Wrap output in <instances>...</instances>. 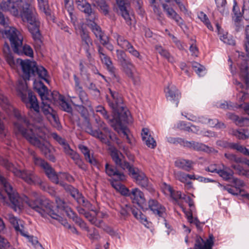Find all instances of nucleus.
Masks as SVG:
<instances>
[{
    "label": "nucleus",
    "mask_w": 249,
    "mask_h": 249,
    "mask_svg": "<svg viewBox=\"0 0 249 249\" xmlns=\"http://www.w3.org/2000/svg\"><path fill=\"white\" fill-rule=\"evenodd\" d=\"M194 249H202V238L200 236H197Z\"/></svg>",
    "instance_id": "774afa93"
},
{
    "label": "nucleus",
    "mask_w": 249,
    "mask_h": 249,
    "mask_svg": "<svg viewBox=\"0 0 249 249\" xmlns=\"http://www.w3.org/2000/svg\"><path fill=\"white\" fill-rule=\"evenodd\" d=\"M229 117L231 120L236 122L237 124L240 125H242L245 120H247L246 118L243 117L240 118L238 116L232 113L229 114Z\"/></svg>",
    "instance_id": "4d7b16f0"
},
{
    "label": "nucleus",
    "mask_w": 249,
    "mask_h": 249,
    "mask_svg": "<svg viewBox=\"0 0 249 249\" xmlns=\"http://www.w3.org/2000/svg\"><path fill=\"white\" fill-rule=\"evenodd\" d=\"M232 19L234 21L235 31L238 32L242 30L244 28L242 17H232Z\"/></svg>",
    "instance_id": "49530a36"
},
{
    "label": "nucleus",
    "mask_w": 249,
    "mask_h": 249,
    "mask_svg": "<svg viewBox=\"0 0 249 249\" xmlns=\"http://www.w3.org/2000/svg\"><path fill=\"white\" fill-rule=\"evenodd\" d=\"M3 36L8 38L14 52L18 55L24 54L33 57L34 52L31 47L25 44L22 46L23 37L15 28L7 27L2 32Z\"/></svg>",
    "instance_id": "0eeeda50"
},
{
    "label": "nucleus",
    "mask_w": 249,
    "mask_h": 249,
    "mask_svg": "<svg viewBox=\"0 0 249 249\" xmlns=\"http://www.w3.org/2000/svg\"><path fill=\"white\" fill-rule=\"evenodd\" d=\"M135 212L137 213V215L136 216L134 217L137 219H139L141 222L143 224L145 225L146 223H147V221L146 216L142 213L137 208H136Z\"/></svg>",
    "instance_id": "13d9d810"
},
{
    "label": "nucleus",
    "mask_w": 249,
    "mask_h": 249,
    "mask_svg": "<svg viewBox=\"0 0 249 249\" xmlns=\"http://www.w3.org/2000/svg\"><path fill=\"white\" fill-rule=\"evenodd\" d=\"M184 147L200 151L202 150V143L194 141H188L185 140Z\"/></svg>",
    "instance_id": "c756f323"
},
{
    "label": "nucleus",
    "mask_w": 249,
    "mask_h": 249,
    "mask_svg": "<svg viewBox=\"0 0 249 249\" xmlns=\"http://www.w3.org/2000/svg\"><path fill=\"white\" fill-rule=\"evenodd\" d=\"M168 190L170 193L171 196L175 200L178 201L179 199H183V196H182L181 192L175 191L170 186L168 187Z\"/></svg>",
    "instance_id": "09e8293b"
},
{
    "label": "nucleus",
    "mask_w": 249,
    "mask_h": 249,
    "mask_svg": "<svg viewBox=\"0 0 249 249\" xmlns=\"http://www.w3.org/2000/svg\"><path fill=\"white\" fill-rule=\"evenodd\" d=\"M194 175H190L181 172H178L176 174V178L183 183H186L188 180L194 178Z\"/></svg>",
    "instance_id": "58836bf2"
},
{
    "label": "nucleus",
    "mask_w": 249,
    "mask_h": 249,
    "mask_svg": "<svg viewBox=\"0 0 249 249\" xmlns=\"http://www.w3.org/2000/svg\"><path fill=\"white\" fill-rule=\"evenodd\" d=\"M193 162L189 160L179 159L175 161L176 166L181 168L187 171H189L192 169Z\"/></svg>",
    "instance_id": "cd10ccee"
},
{
    "label": "nucleus",
    "mask_w": 249,
    "mask_h": 249,
    "mask_svg": "<svg viewBox=\"0 0 249 249\" xmlns=\"http://www.w3.org/2000/svg\"><path fill=\"white\" fill-rule=\"evenodd\" d=\"M178 205L180 206L181 208L182 209V211L184 212V213H185L188 219L189 220V221L191 223H194L197 228L198 229L201 230V223L198 220L197 218H194L192 215V213L191 212H187L185 211V208L183 206V205L181 204H178Z\"/></svg>",
    "instance_id": "7c9ffc66"
},
{
    "label": "nucleus",
    "mask_w": 249,
    "mask_h": 249,
    "mask_svg": "<svg viewBox=\"0 0 249 249\" xmlns=\"http://www.w3.org/2000/svg\"><path fill=\"white\" fill-rule=\"evenodd\" d=\"M79 88L80 89H75V90L78 94V96L81 101V104H84L86 107H87L89 109H91L92 107L91 103L89 99L88 94L83 89L82 87H80Z\"/></svg>",
    "instance_id": "393cba45"
},
{
    "label": "nucleus",
    "mask_w": 249,
    "mask_h": 249,
    "mask_svg": "<svg viewBox=\"0 0 249 249\" xmlns=\"http://www.w3.org/2000/svg\"><path fill=\"white\" fill-rule=\"evenodd\" d=\"M102 62L104 63L106 66L107 69L108 70V71L112 74L114 77H115L116 78H118V77L115 75V68L113 66L112 61L110 58L109 57H108L107 55H106L104 56H102L100 57Z\"/></svg>",
    "instance_id": "c85d7f7f"
},
{
    "label": "nucleus",
    "mask_w": 249,
    "mask_h": 249,
    "mask_svg": "<svg viewBox=\"0 0 249 249\" xmlns=\"http://www.w3.org/2000/svg\"><path fill=\"white\" fill-rule=\"evenodd\" d=\"M111 156L117 166H120L124 170H127L129 175L138 185L150 192L154 191V189L149 183L145 174L129 162L123 160V158L124 157L121 153H119L117 150H113L111 152Z\"/></svg>",
    "instance_id": "20e7f679"
},
{
    "label": "nucleus",
    "mask_w": 249,
    "mask_h": 249,
    "mask_svg": "<svg viewBox=\"0 0 249 249\" xmlns=\"http://www.w3.org/2000/svg\"><path fill=\"white\" fill-rule=\"evenodd\" d=\"M192 67L193 70L200 76V73L202 71V66L200 64L196 62H193L192 63Z\"/></svg>",
    "instance_id": "052dcab7"
},
{
    "label": "nucleus",
    "mask_w": 249,
    "mask_h": 249,
    "mask_svg": "<svg viewBox=\"0 0 249 249\" xmlns=\"http://www.w3.org/2000/svg\"><path fill=\"white\" fill-rule=\"evenodd\" d=\"M111 126L113 127L114 129L117 131L119 134H123L124 136L126 137L127 140V142L131 143L130 139L127 134V129L123 124H120V125H117V124H111Z\"/></svg>",
    "instance_id": "f704fd0d"
},
{
    "label": "nucleus",
    "mask_w": 249,
    "mask_h": 249,
    "mask_svg": "<svg viewBox=\"0 0 249 249\" xmlns=\"http://www.w3.org/2000/svg\"><path fill=\"white\" fill-rule=\"evenodd\" d=\"M223 189L227 191L229 193L234 196H237L240 193V191L237 189L232 188L230 185L224 186Z\"/></svg>",
    "instance_id": "e2e57ef3"
},
{
    "label": "nucleus",
    "mask_w": 249,
    "mask_h": 249,
    "mask_svg": "<svg viewBox=\"0 0 249 249\" xmlns=\"http://www.w3.org/2000/svg\"><path fill=\"white\" fill-rule=\"evenodd\" d=\"M130 198L133 203L137 204L141 209H146V201L144 194L138 188L131 189V195Z\"/></svg>",
    "instance_id": "f3484780"
},
{
    "label": "nucleus",
    "mask_w": 249,
    "mask_h": 249,
    "mask_svg": "<svg viewBox=\"0 0 249 249\" xmlns=\"http://www.w3.org/2000/svg\"><path fill=\"white\" fill-rule=\"evenodd\" d=\"M5 166L7 170L12 171L15 176L20 177L27 183L29 184L37 183L45 189V187L42 186L43 182L41 179L32 171L18 170L15 168L13 164L8 161L5 162Z\"/></svg>",
    "instance_id": "9d476101"
},
{
    "label": "nucleus",
    "mask_w": 249,
    "mask_h": 249,
    "mask_svg": "<svg viewBox=\"0 0 249 249\" xmlns=\"http://www.w3.org/2000/svg\"><path fill=\"white\" fill-rule=\"evenodd\" d=\"M148 133V129L146 128H142V140L148 147L154 148L156 146V142Z\"/></svg>",
    "instance_id": "4be33fe9"
},
{
    "label": "nucleus",
    "mask_w": 249,
    "mask_h": 249,
    "mask_svg": "<svg viewBox=\"0 0 249 249\" xmlns=\"http://www.w3.org/2000/svg\"><path fill=\"white\" fill-rule=\"evenodd\" d=\"M46 176L50 181L56 184H58L61 180H59V176L55 171L54 169L49 164L44 170Z\"/></svg>",
    "instance_id": "5701e85b"
},
{
    "label": "nucleus",
    "mask_w": 249,
    "mask_h": 249,
    "mask_svg": "<svg viewBox=\"0 0 249 249\" xmlns=\"http://www.w3.org/2000/svg\"><path fill=\"white\" fill-rule=\"evenodd\" d=\"M167 98L175 103L176 107L178 106L179 103V99L180 98V93L179 90L174 86H168L166 89Z\"/></svg>",
    "instance_id": "412c9836"
},
{
    "label": "nucleus",
    "mask_w": 249,
    "mask_h": 249,
    "mask_svg": "<svg viewBox=\"0 0 249 249\" xmlns=\"http://www.w3.org/2000/svg\"><path fill=\"white\" fill-rule=\"evenodd\" d=\"M117 61L121 66L123 71L132 80H134L132 69L134 67L131 59L126 55L123 50L116 51Z\"/></svg>",
    "instance_id": "9b49d317"
},
{
    "label": "nucleus",
    "mask_w": 249,
    "mask_h": 249,
    "mask_svg": "<svg viewBox=\"0 0 249 249\" xmlns=\"http://www.w3.org/2000/svg\"><path fill=\"white\" fill-rule=\"evenodd\" d=\"M79 10L86 14L87 20H92L97 17L96 14L91 8V5L86 0H74Z\"/></svg>",
    "instance_id": "dca6fc26"
},
{
    "label": "nucleus",
    "mask_w": 249,
    "mask_h": 249,
    "mask_svg": "<svg viewBox=\"0 0 249 249\" xmlns=\"http://www.w3.org/2000/svg\"><path fill=\"white\" fill-rule=\"evenodd\" d=\"M136 208L130 204H125L120 206L119 211V216L121 219L126 220L131 215V213L136 216L137 213L135 212Z\"/></svg>",
    "instance_id": "aec40b11"
},
{
    "label": "nucleus",
    "mask_w": 249,
    "mask_h": 249,
    "mask_svg": "<svg viewBox=\"0 0 249 249\" xmlns=\"http://www.w3.org/2000/svg\"><path fill=\"white\" fill-rule=\"evenodd\" d=\"M108 90L111 98L107 95L106 100L112 109L113 116L111 120H114V124L120 125L123 124V123L128 124L131 122L130 112L124 107L122 95L110 89Z\"/></svg>",
    "instance_id": "39448f33"
},
{
    "label": "nucleus",
    "mask_w": 249,
    "mask_h": 249,
    "mask_svg": "<svg viewBox=\"0 0 249 249\" xmlns=\"http://www.w3.org/2000/svg\"><path fill=\"white\" fill-rule=\"evenodd\" d=\"M214 21V17L213 14L207 16L203 14V24L207 27L210 31H213V28L212 25V22Z\"/></svg>",
    "instance_id": "c9c22d12"
},
{
    "label": "nucleus",
    "mask_w": 249,
    "mask_h": 249,
    "mask_svg": "<svg viewBox=\"0 0 249 249\" xmlns=\"http://www.w3.org/2000/svg\"><path fill=\"white\" fill-rule=\"evenodd\" d=\"M79 148L81 152L84 155L85 160L89 159L90 156L89 150L88 147L83 145H79Z\"/></svg>",
    "instance_id": "69168bd1"
},
{
    "label": "nucleus",
    "mask_w": 249,
    "mask_h": 249,
    "mask_svg": "<svg viewBox=\"0 0 249 249\" xmlns=\"http://www.w3.org/2000/svg\"><path fill=\"white\" fill-rule=\"evenodd\" d=\"M53 137L55 140L60 144L63 146L64 152H66L67 150L69 149L70 147L69 144L66 142V141L58 135L56 133H53Z\"/></svg>",
    "instance_id": "a19ab883"
},
{
    "label": "nucleus",
    "mask_w": 249,
    "mask_h": 249,
    "mask_svg": "<svg viewBox=\"0 0 249 249\" xmlns=\"http://www.w3.org/2000/svg\"><path fill=\"white\" fill-rule=\"evenodd\" d=\"M71 102L73 106L77 107V110L81 114V116L85 119L87 118L88 115V109L87 107H88L82 104L81 105L76 104L74 100H71Z\"/></svg>",
    "instance_id": "4c0bfd02"
},
{
    "label": "nucleus",
    "mask_w": 249,
    "mask_h": 249,
    "mask_svg": "<svg viewBox=\"0 0 249 249\" xmlns=\"http://www.w3.org/2000/svg\"><path fill=\"white\" fill-rule=\"evenodd\" d=\"M142 209L143 211L150 210L154 214L162 218H164L166 214L165 208L154 199H150L148 204H146V209Z\"/></svg>",
    "instance_id": "2eb2a0df"
},
{
    "label": "nucleus",
    "mask_w": 249,
    "mask_h": 249,
    "mask_svg": "<svg viewBox=\"0 0 249 249\" xmlns=\"http://www.w3.org/2000/svg\"><path fill=\"white\" fill-rule=\"evenodd\" d=\"M231 167L234 169L239 175L247 176L248 171L245 170L242 166L239 164H232Z\"/></svg>",
    "instance_id": "5fc2aeb1"
},
{
    "label": "nucleus",
    "mask_w": 249,
    "mask_h": 249,
    "mask_svg": "<svg viewBox=\"0 0 249 249\" xmlns=\"http://www.w3.org/2000/svg\"><path fill=\"white\" fill-rule=\"evenodd\" d=\"M81 47L85 50L86 56L89 59L91 58L92 54L95 52L92 39L89 33L82 29L80 32Z\"/></svg>",
    "instance_id": "ddd939ff"
},
{
    "label": "nucleus",
    "mask_w": 249,
    "mask_h": 249,
    "mask_svg": "<svg viewBox=\"0 0 249 249\" xmlns=\"http://www.w3.org/2000/svg\"><path fill=\"white\" fill-rule=\"evenodd\" d=\"M40 9L46 16L51 15V10L49 8L47 1L46 0H37Z\"/></svg>",
    "instance_id": "37998d69"
},
{
    "label": "nucleus",
    "mask_w": 249,
    "mask_h": 249,
    "mask_svg": "<svg viewBox=\"0 0 249 249\" xmlns=\"http://www.w3.org/2000/svg\"><path fill=\"white\" fill-rule=\"evenodd\" d=\"M67 154L70 156L71 158L73 160L74 162L79 160L80 158L79 155L76 153V152L72 150L71 147L69 148V149L67 150L66 152H65Z\"/></svg>",
    "instance_id": "6e6d98bb"
},
{
    "label": "nucleus",
    "mask_w": 249,
    "mask_h": 249,
    "mask_svg": "<svg viewBox=\"0 0 249 249\" xmlns=\"http://www.w3.org/2000/svg\"><path fill=\"white\" fill-rule=\"evenodd\" d=\"M170 3H162V7L164 12L166 13L168 17L174 19L177 24L181 27L183 24V20L179 16L176 12V11L172 7V4Z\"/></svg>",
    "instance_id": "6ab92c4d"
},
{
    "label": "nucleus",
    "mask_w": 249,
    "mask_h": 249,
    "mask_svg": "<svg viewBox=\"0 0 249 249\" xmlns=\"http://www.w3.org/2000/svg\"><path fill=\"white\" fill-rule=\"evenodd\" d=\"M226 158L231 161H234L236 163L243 162L242 160L240 157H237L235 155L231 153H225L224 154Z\"/></svg>",
    "instance_id": "864d4df0"
},
{
    "label": "nucleus",
    "mask_w": 249,
    "mask_h": 249,
    "mask_svg": "<svg viewBox=\"0 0 249 249\" xmlns=\"http://www.w3.org/2000/svg\"><path fill=\"white\" fill-rule=\"evenodd\" d=\"M217 174L224 180L228 181L232 178L234 173L230 168L223 165V169L218 170Z\"/></svg>",
    "instance_id": "a878e982"
},
{
    "label": "nucleus",
    "mask_w": 249,
    "mask_h": 249,
    "mask_svg": "<svg viewBox=\"0 0 249 249\" xmlns=\"http://www.w3.org/2000/svg\"><path fill=\"white\" fill-rule=\"evenodd\" d=\"M115 163H116L115 162ZM115 165L116 167L110 165L108 163H107L105 165V171L109 177L113 176L114 177L111 182L112 186L114 187H115L114 182L117 183L119 181H123L126 179V176L124 173L119 171L118 168H122L120 166H117L116 164Z\"/></svg>",
    "instance_id": "4468645a"
},
{
    "label": "nucleus",
    "mask_w": 249,
    "mask_h": 249,
    "mask_svg": "<svg viewBox=\"0 0 249 249\" xmlns=\"http://www.w3.org/2000/svg\"><path fill=\"white\" fill-rule=\"evenodd\" d=\"M249 96L248 93L242 91L240 92L237 95V98L240 103L244 102L249 98Z\"/></svg>",
    "instance_id": "338daca9"
},
{
    "label": "nucleus",
    "mask_w": 249,
    "mask_h": 249,
    "mask_svg": "<svg viewBox=\"0 0 249 249\" xmlns=\"http://www.w3.org/2000/svg\"><path fill=\"white\" fill-rule=\"evenodd\" d=\"M131 0H116L119 8V13L125 20L128 25H131L134 14L130 7Z\"/></svg>",
    "instance_id": "f8f14e48"
},
{
    "label": "nucleus",
    "mask_w": 249,
    "mask_h": 249,
    "mask_svg": "<svg viewBox=\"0 0 249 249\" xmlns=\"http://www.w3.org/2000/svg\"><path fill=\"white\" fill-rule=\"evenodd\" d=\"M216 27V30L218 34L220 35V39L225 43L230 45H234L235 44V41L230 36H228L227 34H224L223 33V30L218 22L214 23Z\"/></svg>",
    "instance_id": "b1692460"
},
{
    "label": "nucleus",
    "mask_w": 249,
    "mask_h": 249,
    "mask_svg": "<svg viewBox=\"0 0 249 249\" xmlns=\"http://www.w3.org/2000/svg\"><path fill=\"white\" fill-rule=\"evenodd\" d=\"M159 53L166 58L169 62L173 63L174 61L173 57L171 55L168 51L164 50L160 47L158 50Z\"/></svg>",
    "instance_id": "3c124183"
},
{
    "label": "nucleus",
    "mask_w": 249,
    "mask_h": 249,
    "mask_svg": "<svg viewBox=\"0 0 249 249\" xmlns=\"http://www.w3.org/2000/svg\"><path fill=\"white\" fill-rule=\"evenodd\" d=\"M111 126L113 127L114 129L117 131L119 134H123L124 136L126 137L127 140V142L131 143L130 139L127 134V129L123 124H120V125H117V124H111Z\"/></svg>",
    "instance_id": "72a5a7b5"
},
{
    "label": "nucleus",
    "mask_w": 249,
    "mask_h": 249,
    "mask_svg": "<svg viewBox=\"0 0 249 249\" xmlns=\"http://www.w3.org/2000/svg\"><path fill=\"white\" fill-rule=\"evenodd\" d=\"M10 201L12 205V207L15 211L17 209H20L21 206V201L17 195L14 193L8 195Z\"/></svg>",
    "instance_id": "473e14b6"
},
{
    "label": "nucleus",
    "mask_w": 249,
    "mask_h": 249,
    "mask_svg": "<svg viewBox=\"0 0 249 249\" xmlns=\"http://www.w3.org/2000/svg\"><path fill=\"white\" fill-rule=\"evenodd\" d=\"M70 218L73 219L74 221L76 223H77L78 225H79L82 228L86 227V224L82 220L81 218L79 217L77 214L74 213L72 211H71L70 213L67 215Z\"/></svg>",
    "instance_id": "ea45409f"
},
{
    "label": "nucleus",
    "mask_w": 249,
    "mask_h": 249,
    "mask_svg": "<svg viewBox=\"0 0 249 249\" xmlns=\"http://www.w3.org/2000/svg\"><path fill=\"white\" fill-rule=\"evenodd\" d=\"M98 124V129L93 130L91 124L88 122L86 131L92 136L96 137L107 145H111L110 141H115L117 140L116 135L108 128L106 124L100 120L96 119Z\"/></svg>",
    "instance_id": "6e6552de"
},
{
    "label": "nucleus",
    "mask_w": 249,
    "mask_h": 249,
    "mask_svg": "<svg viewBox=\"0 0 249 249\" xmlns=\"http://www.w3.org/2000/svg\"><path fill=\"white\" fill-rule=\"evenodd\" d=\"M59 100L60 101V106L62 110L68 113H72V109L71 105L65 101L63 97H60Z\"/></svg>",
    "instance_id": "c03bdc74"
},
{
    "label": "nucleus",
    "mask_w": 249,
    "mask_h": 249,
    "mask_svg": "<svg viewBox=\"0 0 249 249\" xmlns=\"http://www.w3.org/2000/svg\"><path fill=\"white\" fill-rule=\"evenodd\" d=\"M0 184L4 189L8 196L14 193L11 185L9 183L7 179L0 174Z\"/></svg>",
    "instance_id": "2f4dec72"
},
{
    "label": "nucleus",
    "mask_w": 249,
    "mask_h": 249,
    "mask_svg": "<svg viewBox=\"0 0 249 249\" xmlns=\"http://www.w3.org/2000/svg\"><path fill=\"white\" fill-rule=\"evenodd\" d=\"M0 104L4 107H7L9 104L7 98L4 96L1 90H0Z\"/></svg>",
    "instance_id": "0e129e2a"
},
{
    "label": "nucleus",
    "mask_w": 249,
    "mask_h": 249,
    "mask_svg": "<svg viewBox=\"0 0 249 249\" xmlns=\"http://www.w3.org/2000/svg\"><path fill=\"white\" fill-rule=\"evenodd\" d=\"M1 7L15 16L19 15L23 21L28 23V31L35 42V49L39 50L43 44V37L40 31V22L35 7L22 0H3Z\"/></svg>",
    "instance_id": "f03ea898"
},
{
    "label": "nucleus",
    "mask_w": 249,
    "mask_h": 249,
    "mask_svg": "<svg viewBox=\"0 0 249 249\" xmlns=\"http://www.w3.org/2000/svg\"><path fill=\"white\" fill-rule=\"evenodd\" d=\"M167 142L170 143L178 144L184 147L185 140L179 137L174 138L169 137L167 138Z\"/></svg>",
    "instance_id": "de8ad7c7"
},
{
    "label": "nucleus",
    "mask_w": 249,
    "mask_h": 249,
    "mask_svg": "<svg viewBox=\"0 0 249 249\" xmlns=\"http://www.w3.org/2000/svg\"><path fill=\"white\" fill-rule=\"evenodd\" d=\"M216 106L218 108L224 109H230L232 107L231 102H228L225 101L223 102L217 103Z\"/></svg>",
    "instance_id": "bf43d9fd"
},
{
    "label": "nucleus",
    "mask_w": 249,
    "mask_h": 249,
    "mask_svg": "<svg viewBox=\"0 0 249 249\" xmlns=\"http://www.w3.org/2000/svg\"><path fill=\"white\" fill-rule=\"evenodd\" d=\"M59 174L61 176H59V180L62 179H65L69 182H72L74 181V178L72 176L67 173H61Z\"/></svg>",
    "instance_id": "680f3d73"
},
{
    "label": "nucleus",
    "mask_w": 249,
    "mask_h": 249,
    "mask_svg": "<svg viewBox=\"0 0 249 249\" xmlns=\"http://www.w3.org/2000/svg\"><path fill=\"white\" fill-rule=\"evenodd\" d=\"M95 19L96 18L92 20H89L90 22L88 25L97 38L101 37V36L104 35V33L101 28L94 21Z\"/></svg>",
    "instance_id": "bb28decb"
},
{
    "label": "nucleus",
    "mask_w": 249,
    "mask_h": 249,
    "mask_svg": "<svg viewBox=\"0 0 249 249\" xmlns=\"http://www.w3.org/2000/svg\"><path fill=\"white\" fill-rule=\"evenodd\" d=\"M213 239V234H210L208 239L206 241L203 240V249H212L214 244Z\"/></svg>",
    "instance_id": "8fccbe9b"
},
{
    "label": "nucleus",
    "mask_w": 249,
    "mask_h": 249,
    "mask_svg": "<svg viewBox=\"0 0 249 249\" xmlns=\"http://www.w3.org/2000/svg\"><path fill=\"white\" fill-rule=\"evenodd\" d=\"M56 208L54 209L50 201L44 197L28 200L26 201L28 205L32 209L38 212L44 217L47 215L59 221H62V214L65 213L67 215L72 210L66 202L59 197H56Z\"/></svg>",
    "instance_id": "7ed1b4c3"
},
{
    "label": "nucleus",
    "mask_w": 249,
    "mask_h": 249,
    "mask_svg": "<svg viewBox=\"0 0 249 249\" xmlns=\"http://www.w3.org/2000/svg\"><path fill=\"white\" fill-rule=\"evenodd\" d=\"M117 42L119 46L125 51H128L132 55L138 58L139 60H141L142 59V56L128 40L119 36L117 38Z\"/></svg>",
    "instance_id": "a211bd4d"
},
{
    "label": "nucleus",
    "mask_w": 249,
    "mask_h": 249,
    "mask_svg": "<svg viewBox=\"0 0 249 249\" xmlns=\"http://www.w3.org/2000/svg\"><path fill=\"white\" fill-rule=\"evenodd\" d=\"M245 32L246 40L245 46L247 55L245 56L243 55V53H240L238 52L239 59L237 64L239 65L240 71V76L246 84V89H248L249 88V74L247 58L248 57V55H249V25L246 26Z\"/></svg>",
    "instance_id": "1a4fd4ad"
},
{
    "label": "nucleus",
    "mask_w": 249,
    "mask_h": 249,
    "mask_svg": "<svg viewBox=\"0 0 249 249\" xmlns=\"http://www.w3.org/2000/svg\"><path fill=\"white\" fill-rule=\"evenodd\" d=\"M99 10L104 15L109 14V7L105 0H101L97 3Z\"/></svg>",
    "instance_id": "e433bc0d"
},
{
    "label": "nucleus",
    "mask_w": 249,
    "mask_h": 249,
    "mask_svg": "<svg viewBox=\"0 0 249 249\" xmlns=\"http://www.w3.org/2000/svg\"><path fill=\"white\" fill-rule=\"evenodd\" d=\"M218 10L222 14H227L228 11L226 8V0H215Z\"/></svg>",
    "instance_id": "79ce46f5"
},
{
    "label": "nucleus",
    "mask_w": 249,
    "mask_h": 249,
    "mask_svg": "<svg viewBox=\"0 0 249 249\" xmlns=\"http://www.w3.org/2000/svg\"><path fill=\"white\" fill-rule=\"evenodd\" d=\"M33 160L36 165L41 167L43 170L49 165L47 161L38 157H34Z\"/></svg>",
    "instance_id": "a18cd8bd"
},
{
    "label": "nucleus",
    "mask_w": 249,
    "mask_h": 249,
    "mask_svg": "<svg viewBox=\"0 0 249 249\" xmlns=\"http://www.w3.org/2000/svg\"><path fill=\"white\" fill-rule=\"evenodd\" d=\"M41 110L45 115L48 117V116H50L51 114H52V111H53V109L50 107V105L48 104L45 103L43 101Z\"/></svg>",
    "instance_id": "603ef678"
},
{
    "label": "nucleus",
    "mask_w": 249,
    "mask_h": 249,
    "mask_svg": "<svg viewBox=\"0 0 249 249\" xmlns=\"http://www.w3.org/2000/svg\"><path fill=\"white\" fill-rule=\"evenodd\" d=\"M20 61V65L23 71L22 79L19 80L17 86V90L20 94L22 101L29 108V115L37 122L42 120V116L39 110V106L35 95L31 90H28L26 81L29 80L30 77L37 75L40 79L44 80L49 84L50 80L47 70L41 66H38L35 61L29 59Z\"/></svg>",
    "instance_id": "f257e3e1"
},
{
    "label": "nucleus",
    "mask_w": 249,
    "mask_h": 249,
    "mask_svg": "<svg viewBox=\"0 0 249 249\" xmlns=\"http://www.w3.org/2000/svg\"><path fill=\"white\" fill-rule=\"evenodd\" d=\"M18 132L30 143L38 147L45 155L50 152L51 145L47 141H41L36 136L33 130V125L25 117H20L14 124Z\"/></svg>",
    "instance_id": "423d86ee"
}]
</instances>
